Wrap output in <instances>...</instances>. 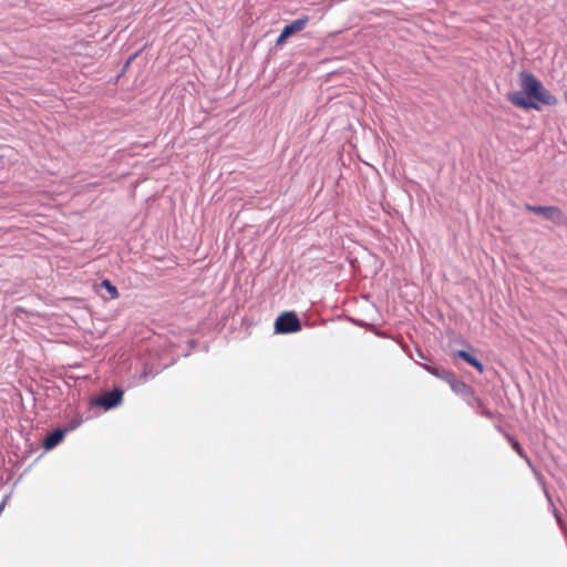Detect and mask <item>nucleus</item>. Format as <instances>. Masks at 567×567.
Returning <instances> with one entry per match:
<instances>
[{
	"mask_svg": "<svg viewBox=\"0 0 567 567\" xmlns=\"http://www.w3.org/2000/svg\"><path fill=\"white\" fill-rule=\"evenodd\" d=\"M454 357L461 358L462 360L467 362L470 365L474 367L481 374L484 372L483 364L471 353H468L464 350H458L454 353Z\"/></svg>",
	"mask_w": 567,
	"mask_h": 567,
	"instance_id": "obj_8",
	"label": "nucleus"
},
{
	"mask_svg": "<svg viewBox=\"0 0 567 567\" xmlns=\"http://www.w3.org/2000/svg\"><path fill=\"white\" fill-rule=\"evenodd\" d=\"M522 92L507 94V100L515 106L524 110H540L539 103L555 105L557 99L529 72H522L518 76Z\"/></svg>",
	"mask_w": 567,
	"mask_h": 567,
	"instance_id": "obj_1",
	"label": "nucleus"
},
{
	"mask_svg": "<svg viewBox=\"0 0 567 567\" xmlns=\"http://www.w3.org/2000/svg\"><path fill=\"white\" fill-rule=\"evenodd\" d=\"M525 209L538 215H543L546 219L555 223H559L564 218L561 209L556 206H535L526 204Z\"/></svg>",
	"mask_w": 567,
	"mask_h": 567,
	"instance_id": "obj_3",
	"label": "nucleus"
},
{
	"mask_svg": "<svg viewBox=\"0 0 567 567\" xmlns=\"http://www.w3.org/2000/svg\"><path fill=\"white\" fill-rule=\"evenodd\" d=\"M123 398V391L114 389L113 391L106 392L103 395L95 399L94 403L105 410L115 408L118 405Z\"/></svg>",
	"mask_w": 567,
	"mask_h": 567,
	"instance_id": "obj_4",
	"label": "nucleus"
},
{
	"mask_svg": "<svg viewBox=\"0 0 567 567\" xmlns=\"http://www.w3.org/2000/svg\"><path fill=\"white\" fill-rule=\"evenodd\" d=\"M566 101H567V91H566Z\"/></svg>",
	"mask_w": 567,
	"mask_h": 567,
	"instance_id": "obj_13",
	"label": "nucleus"
},
{
	"mask_svg": "<svg viewBox=\"0 0 567 567\" xmlns=\"http://www.w3.org/2000/svg\"><path fill=\"white\" fill-rule=\"evenodd\" d=\"M300 329V320L293 312H284L276 319L275 330L278 333H292Z\"/></svg>",
	"mask_w": 567,
	"mask_h": 567,
	"instance_id": "obj_2",
	"label": "nucleus"
},
{
	"mask_svg": "<svg viewBox=\"0 0 567 567\" xmlns=\"http://www.w3.org/2000/svg\"><path fill=\"white\" fill-rule=\"evenodd\" d=\"M64 434H65V431L60 430V429L49 433L43 441V447L45 450H52L60 442H62V440L64 439Z\"/></svg>",
	"mask_w": 567,
	"mask_h": 567,
	"instance_id": "obj_7",
	"label": "nucleus"
},
{
	"mask_svg": "<svg viewBox=\"0 0 567 567\" xmlns=\"http://www.w3.org/2000/svg\"><path fill=\"white\" fill-rule=\"evenodd\" d=\"M506 437H507L509 444L512 445V447L517 452V454L519 456L526 458V454H525L524 450L522 449L519 442L515 437L511 436L509 434H506Z\"/></svg>",
	"mask_w": 567,
	"mask_h": 567,
	"instance_id": "obj_11",
	"label": "nucleus"
},
{
	"mask_svg": "<svg viewBox=\"0 0 567 567\" xmlns=\"http://www.w3.org/2000/svg\"><path fill=\"white\" fill-rule=\"evenodd\" d=\"M447 383L451 385L452 390L456 393L464 392L465 390L468 389V386L464 382L458 381L456 379L455 373H453V380H449Z\"/></svg>",
	"mask_w": 567,
	"mask_h": 567,
	"instance_id": "obj_10",
	"label": "nucleus"
},
{
	"mask_svg": "<svg viewBox=\"0 0 567 567\" xmlns=\"http://www.w3.org/2000/svg\"><path fill=\"white\" fill-rule=\"evenodd\" d=\"M288 38H289V35H288V34H285V31L282 30V31H281V33H280V35L278 37V39H277V41H276V44H277V45H282V44L286 42V40H287Z\"/></svg>",
	"mask_w": 567,
	"mask_h": 567,
	"instance_id": "obj_12",
	"label": "nucleus"
},
{
	"mask_svg": "<svg viewBox=\"0 0 567 567\" xmlns=\"http://www.w3.org/2000/svg\"><path fill=\"white\" fill-rule=\"evenodd\" d=\"M423 368L432 375L442 379L445 382H447L449 380H453L454 372L446 370L443 367L423 364Z\"/></svg>",
	"mask_w": 567,
	"mask_h": 567,
	"instance_id": "obj_6",
	"label": "nucleus"
},
{
	"mask_svg": "<svg viewBox=\"0 0 567 567\" xmlns=\"http://www.w3.org/2000/svg\"><path fill=\"white\" fill-rule=\"evenodd\" d=\"M308 22H309L308 16H303V17L295 20L293 22H291L290 24H287L284 28L285 34H288L289 37H291L293 34L301 32L307 27Z\"/></svg>",
	"mask_w": 567,
	"mask_h": 567,
	"instance_id": "obj_5",
	"label": "nucleus"
},
{
	"mask_svg": "<svg viewBox=\"0 0 567 567\" xmlns=\"http://www.w3.org/2000/svg\"><path fill=\"white\" fill-rule=\"evenodd\" d=\"M101 287L106 289L111 299H117L120 297L117 288L109 279H104L101 282Z\"/></svg>",
	"mask_w": 567,
	"mask_h": 567,
	"instance_id": "obj_9",
	"label": "nucleus"
}]
</instances>
